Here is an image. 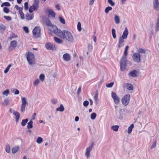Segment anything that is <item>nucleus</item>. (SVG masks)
I'll list each match as a JSON object with an SVG mask.
<instances>
[{"instance_id": "47", "label": "nucleus", "mask_w": 159, "mask_h": 159, "mask_svg": "<svg viewBox=\"0 0 159 159\" xmlns=\"http://www.w3.org/2000/svg\"><path fill=\"white\" fill-rule=\"evenodd\" d=\"M9 93V90L8 89H7L4 92H3L2 94L3 95L7 96L8 95Z\"/></svg>"}, {"instance_id": "56", "label": "nucleus", "mask_w": 159, "mask_h": 159, "mask_svg": "<svg viewBox=\"0 0 159 159\" xmlns=\"http://www.w3.org/2000/svg\"><path fill=\"white\" fill-rule=\"evenodd\" d=\"M89 104V102L88 101L86 100L85 101L83 102V105L84 107H87Z\"/></svg>"}, {"instance_id": "25", "label": "nucleus", "mask_w": 159, "mask_h": 159, "mask_svg": "<svg viewBox=\"0 0 159 159\" xmlns=\"http://www.w3.org/2000/svg\"><path fill=\"white\" fill-rule=\"evenodd\" d=\"M33 15H31L28 13L26 14V19L28 20H32L33 18Z\"/></svg>"}, {"instance_id": "7", "label": "nucleus", "mask_w": 159, "mask_h": 159, "mask_svg": "<svg viewBox=\"0 0 159 159\" xmlns=\"http://www.w3.org/2000/svg\"><path fill=\"white\" fill-rule=\"evenodd\" d=\"M142 58V55L139 53L135 52L134 53L132 58L134 61L139 63L141 61V58Z\"/></svg>"}, {"instance_id": "29", "label": "nucleus", "mask_w": 159, "mask_h": 159, "mask_svg": "<svg viewBox=\"0 0 159 159\" xmlns=\"http://www.w3.org/2000/svg\"><path fill=\"white\" fill-rule=\"evenodd\" d=\"M19 148L18 146H15L12 149V151L13 153H15L18 152Z\"/></svg>"}, {"instance_id": "22", "label": "nucleus", "mask_w": 159, "mask_h": 159, "mask_svg": "<svg viewBox=\"0 0 159 159\" xmlns=\"http://www.w3.org/2000/svg\"><path fill=\"white\" fill-rule=\"evenodd\" d=\"M48 11L49 16H51L52 18L55 17V13L54 12L53 10L49 9L48 10Z\"/></svg>"}, {"instance_id": "59", "label": "nucleus", "mask_w": 159, "mask_h": 159, "mask_svg": "<svg viewBox=\"0 0 159 159\" xmlns=\"http://www.w3.org/2000/svg\"><path fill=\"white\" fill-rule=\"evenodd\" d=\"M39 82V80L37 79L35 80L34 82V85H37Z\"/></svg>"}, {"instance_id": "6", "label": "nucleus", "mask_w": 159, "mask_h": 159, "mask_svg": "<svg viewBox=\"0 0 159 159\" xmlns=\"http://www.w3.org/2000/svg\"><path fill=\"white\" fill-rule=\"evenodd\" d=\"M21 102L20 111L22 112L25 111L26 106L28 104V102L27 101L26 98L25 97L21 98Z\"/></svg>"}, {"instance_id": "42", "label": "nucleus", "mask_w": 159, "mask_h": 159, "mask_svg": "<svg viewBox=\"0 0 159 159\" xmlns=\"http://www.w3.org/2000/svg\"><path fill=\"white\" fill-rule=\"evenodd\" d=\"M138 52L139 53H140L141 54L143 53L145 54V53L146 51L145 50L143 49V48H140L138 49Z\"/></svg>"}, {"instance_id": "51", "label": "nucleus", "mask_w": 159, "mask_h": 159, "mask_svg": "<svg viewBox=\"0 0 159 159\" xmlns=\"http://www.w3.org/2000/svg\"><path fill=\"white\" fill-rule=\"evenodd\" d=\"M39 0H34L33 4L39 7Z\"/></svg>"}, {"instance_id": "44", "label": "nucleus", "mask_w": 159, "mask_h": 159, "mask_svg": "<svg viewBox=\"0 0 159 159\" xmlns=\"http://www.w3.org/2000/svg\"><path fill=\"white\" fill-rule=\"evenodd\" d=\"M9 100L7 99H5L2 103V105L4 106H6L9 103Z\"/></svg>"}, {"instance_id": "13", "label": "nucleus", "mask_w": 159, "mask_h": 159, "mask_svg": "<svg viewBox=\"0 0 159 159\" xmlns=\"http://www.w3.org/2000/svg\"><path fill=\"white\" fill-rule=\"evenodd\" d=\"M138 73V72L137 70H134L130 71L128 75L129 77L134 78L137 76Z\"/></svg>"}, {"instance_id": "8", "label": "nucleus", "mask_w": 159, "mask_h": 159, "mask_svg": "<svg viewBox=\"0 0 159 159\" xmlns=\"http://www.w3.org/2000/svg\"><path fill=\"white\" fill-rule=\"evenodd\" d=\"M40 29L39 27L36 26L33 30V33L34 36L37 38L40 36Z\"/></svg>"}, {"instance_id": "9", "label": "nucleus", "mask_w": 159, "mask_h": 159, "mask_svg": "<svg viewBox=\"0 0 159 159\" xmlns=\"http://www.w3.org/2000/svg\"><path fill=\"white\" fill-rule=\"evenodd\" d=\"M45 47L48 50H55L56 47L55 44L51 43H48L45 44Z\"/></svg>"}, {"instance_id": "3", "label": "nucleus", "mask_w": 159, "mask_h": 159, "mask_svg": "<svg viewBox=\"0 0 159 159\" xmlns=\"http://www.w3.org/2000/svg\"><path fill=\"white\" fill-rule=\"evenodd\" d=\"M127 57L123 56L120 61V69L122 71H124L127 66Z\"/></svg>"}, {"instance_id": "62", "label": "nucleus", "mask_w": 159, "mask_h": 159, "mask_svg": "<svg viewBox=\"0 0 159 159\" xmlns=\"http://www.w3.org/2000/svg\"><path fill=\"white\" fill-rule=\"evenodd\" d=\"M55 7L57 9V10H58L59 11V10H61L60 6V5L59 4H58L56 5H55Z\"/></svg>"}, {"instance_id": "4", "label": "nucleus", "mask_w": 159, "mask_h": 159, "mask_svg": "<svg viewBox=\"0 0 159 159\" xmlns=\"http://www.w3.org/2000/svg\"><path fill=\"white\" fill-rule=\"evenodd\" d=\"M49 30L52 32L57 34L58 36V34L61 31L58 29L56 26L55 25H52L49 27Z\"/></svg>"}, {"instance_id": "34", "label": "nucleus", "mask_w": 159, "mask_h": 159, "mask_svg": "<svg viewBox=\"0 0 159 159\" xmlns=\"http://www.w3.org/2000/svg\"><path fill=\"white\" fill-rule=\"evenodd\" d=\"M111 33L114 39H116V30L114 28H112L111 30Z\"/></svg>"}, {"instance_id": "49", "label": "nucleus", "mask_w": 159, "mask_h": 159, "mask_svg": "<svg viewBox=\"0 0 159 159\" xmlns=\"http://www.w3.org/2000/svg\"><path fill=\"white\" fill-rule=\"evenodd\" d=\"M77 29L79 31H80L81 30V24L80 22H79L77 24Z\"/></svg>"}, {"instance_id": "40", "label": "nucleus", "mask_w": 159, "mask_h": 159, "mask_svg": "<svg viewBox=\"0 0 159 159\" xmlns=\"http://www.w3.org/2000/svg\"><path fill=\"white\" fill-rule=\"evenodd\" d=\"M97 116L96 114L93 112L90 115L91 119L92 120H94L96 118Z\"/></svg>"}, {"instance_id": "64", "label": "nucleus", "mask_w": 159, "mask_h": 159, "mask_svg": "<svg viewBox=\"0 0 159 159\" xmlns=\"http://www.w3.org/2000/svg\"><path fill=\"white\" fill-rule=\"evenodd\" d=\"M36 115V114L35 113H33L31 117L32 120H34L35 119Z\"/></svg>"}, {"instance_id": "27", "label": "nucleus", "mask_w": 159, "mask_h": 159, "mask_svg": "<svg viewBox=\"0 0 159 159\" xmlns=\"http://www.w3.org/2000/svg\"><path fill=\"white\" fill-rule=\"evenodd\" d=\"M64 110V107L62 104H61L60 107L56 109V111L61 112L63 111Z\"/></svg>"}, {"instance_id": "60", "label": "nucleus", "mask_w": 159, "mask_h": 159, "mask_svg": "<svg viewBox=\"0 0 159 159\" xmlns=\"http://www.w3.org/2000/svg\"><path fill=\"white\" fill-rule=\"evenodd\" d=\"M23 30L26 33H28L29 32V29L26 26H24L23 27Z\"/></svg>"}, {"instance_id": "39", "label": "nucleus", "mask_w": 159, "mask_h": 159, "mask_svg": "<svg viewBox=\"0 0 159 159\" xmlns=\"http://www.w3.org/2000/svg\"><path fill=\"white\" fill-rule=\"evenodd\" d=\"M11 5L10 3L8 2H5L3 3L1 5L2 7H3L4 6H7V7H9Z\"/></svg>"}, {"instance_id": "12", "label": "nucleus", "mask_w": 159, "mask_h": 159, "mask_svg": "<svg viewBox=\"0 0 159 159\" xmlns=\"http://www.w3.org/2000/svg\"><path fill=\"white\" fill-rule=\"evenodd\" d=\"M125 42V41L124 40V39L119 37L117 47V48L119 49L123 46L124 45Z\"/></svg>"}, {"instance_id": "61", "label": "nucleus", "mask_w": 159, "mask_h": 159, "mask_svg": "<svg viewBox=\"0 0 159 159\" xmlns=\"http://www.w3.org/2000/svg\"><path fill=\"white\" fill-rule=\"evenodd\" d=\"M51 102L54 104H56L57 102V100L56 99H52L51 100Z\"/></svg>"}, {"instance_id": "38", "label": "nucleus", "mask_w": 159, "mask_h": 159, "mask_svg": "<svg viewBox=\"0 0 159 159\" xmlns=\"http://www.w3.org/2000/svg\"><path fill=\"white\" fill-rule=\"evenodd\" d=\"M111 129L115 131H117L119 128V126L117 125H114L111 126Z\"/></svg>"}, {"instance_id": "1", "label": "nucleus", "mask_w": 159, "mask_h": 159, "mask_svg": "<svg viewBox=\"0 0 159 159\" xmlns=\"http://www.w3.org/2000/svg\"><path fill=\"white\" fill-rule=\"evenodd\" d=\"M58 34V36L60 38L65 39L67 41L73 42L74 41V39L72 33L70 31L67 30L61 31Z\"/></svg>"}, {"instance_id": "43", "label": "nucleus", "mask_w": 159, "mask_h": 159, "mask_svg": "<svg viewBox=\"0 0 159 159\" xmlns=\"http://www.w3.org/2000/svg\"><path fill=\"white\" fill-rule=\"evenodd\" d=\"M6 27L3 24L0 25V30L2 31H4L6 29Z\"/></svg>"}, {"instance_id": "46", "label": "nucleus", "mask_w": 159, "mask_h": 159, "mask_svg": "<svg viewBox=\"0 0 159 159\" xmlns=\"http://www.w3.org/2000/svg\"><path fill=\"white\" fill-rule=\"evenodd\" d=\"M39 79L42 81H43L45 79V76L43 74H41L40 75L39 77Z\"/></svg>"}, {"instance_id": "14", "label": "nucleus", "mask_w": 159, "mask_h": 159, "mask_svg": "<svg viewBox=\"0 0 159 159\" xmlns=\"http://www.w3.org/2000/svg\"><path fill=\"white\" fill-rule=\"evenodd\" d=\"M153 5L154 8L156 11L159 10V2L158 0H153Z\"/></svg>"}, {"instance_id": "32", "label": "nucleus", "mask_w": 159, "mask_h": 159, "mask_svg": "<svg viewBox=\"0 0 159 159\" xmlns=\"http://www.w3.org/2000/svg\"><path fill=\"white\" fill-rule=\"evenodd\" d=\"M33 122L32 120H30L28 123L27 127L28 129H29L33 128Z\"/></svg>"}, {"instance_id": "37", "label": "nucleus", "mask_w": 159, "mask_h": 159, "mask_svg": "<svg viewBox=\"0 0 159 159\" xmlns=\"http://www.w3.org/2000/svg\"><path fill=\"white\" fill-rule=\"evenodd\" d=\"M112 9V8L111 7L108 6L105 8V12L107 14L109 12V11H111Z\"/></svg>"}, {"instance_id": "55", "label": "nucleus", "mask_w": 159, "mask_h": 159, "mask_svg": "<svg viewBox=\"0 0 159 159\" xmlns=\"http://www.w3.org/2000/svg\"><path fill=\"white\" fill-rule=\"evenodd\" d=\"M24 8L26 10L28 9V2H25L24 3Z\"/></svg>"}, {"instance_id": "10", "label": "nucleus", "mask_w": 159, "mask_h": 159, "mask_svg": "<svg viewBox=\"0 0 159 159\" xmlns=\"http://www.w3.org/2000/svg\"><path fill=\"white\" fill-rule=\"evenodd\" d=\"M111 96L115 104L117 105L120 102V98L117 95L116 93L115 92H112L111 93Z\"/></svg>"}, {"instance_id": "5", "label": "nucleus", "mask_w": 159, "mask_h": 159, "mask_svg": "<svg viewBox=\"0 0 159 159\" xmlns=\"http://www.w3.org/2000/svg\"><path fill=\"white\" fill-rule=\"evenodd\" d=\"M130 95L129 94L125 95L121 100L122 103L125 106L127 105L130 101Z\"/></svg>"}, {"instance_id": "30", "label": "nucleus", "mask_w": 159, "mask_h": 159, "mask_svg": "<svg viewBox=\"0 0 159 159\" xmlns=\"http://www.w3.org/2000/svg\"><path fill=\"white\" fill-rule=\"evenodd\" d=\"M19 13L20 14V18L21 19H25L24 14L23 13L22 11V9H21L19 11Z\"/></svg>"}, {"instance_id": "52", "label": "nucleus", "mask_w": 159, "mask_h": 159, "mask_svg": "<svg viewBox=\"0 0 159 159\" xmlns=\"http://www.w3.org/2000/svg\"><path fill=\"white\" fill-rule=\"evenodd\" d=\"M108 2L111 6H113L115 5V3L113 2L112 0H108Z\"/></svg>"}, {"instance_id": "50", "label": "nucleus", "mask_w": 159, "mask_h": 159, "mask_svg": "<svg viewBox=\"0 0 159 159\" xmlns=\"http://www.w3.org/2000/svg\"><path fill=\"white\" fill-rule=\"evenodd\" d=\"M60 22L63 24H65V20L61 17L60 16L59 17Z\"/></svg>"}, {"instance_id": "17", "label": "nucleus", "mask_w": 159, "mask_h": 159, "mask_svg": "<svg viewBox=\"0 0 159 159\" xmlns=\"http://www.w3.org/2000/svg\"><path fill=\"white\" fill-rule=\"evenodd\" d=\"M129 34V31L128 29L126 28L123 32V34L122 36H120V37H121L124 39H126L128 37V35Z\"/></svg>"}, {"instance_id": "21", "label": "nucleus", "mask_w": 159, "mask_h": 159, "mask_svg": "<svg viewBox=\"0 0 159 159\" xmlns=\"http://www.w3.org/2000/svg\"><path fill=\"white\" fill-rule=\"evenodd\" d=\"M13 114L16 116V122L17 123L20 117V114L19 112L16 111H14Z\"/></svg>"}, {"instance_id": "41", "label": "nucleus", "mask_w": 159, "mask_h": 159, "mask_svg": "<svg viewBox=\"0 0 159 159\" xmlns=\"http://www.w3.org/2000/svg\"><path fill=\"white\" fill-rule=\"evenodd\" d=\"M43 141V138L40 137H39V138H38L36 140L37 142L39 144L41 143Z\"/></svg>"}, {"instance_id": "28", "label": "nucleus", "mask_w": 159, "mask_h": 159, "mask_svg": "<svg viewBox=\"0 0 159 159\" xmlns=\"http://www.w3.org/2000/svg\"><path fill=\"white\" fill-rule=\"evenodd\" d=\"M114 20L116 24H119L120 23V19L117 15H115V16Z\"/></svg>"}, {"instance_id": "63", "label": "nucleus", "mask_w": 159, "mask_h": 159, "mask_svg": "<svg viewBox=\"0 0 159 159\" xmlns=\"http://www.w3.org/2000/svg\"><path fill=\"white\" fill-rule=\"evenodd\" d=\"M81 89V86H80L79 87V88L78 89L77 91V95H79V94L80 93Z\"/></svg>"}, {"instance_id": "16", "label": "nucleus", "mask_w": 159, "mask_h": 159, "mask_svg": "<svg viewBox=\"0 0 159 159\" xmlns=\"http://www.w3.org/2000/svg\"><path fill=\"white\" fill-rule=\"evenodd\" d=\"M43 21L44 24L49 26V27L52 25L51 21L48 18H43Z\"/></svg>"}, {"instance_id": "45", "label": "nucleus", "mask_w": 159, "mask_h": 159, "mask_svg": "<svg viewBox=\"0 0 159 159\" xmlns=\"http://www.w3.org/2000/svg\"><path fill=\"white\" fill-rule=\"evenodd\" d=\"M11 64H9L8 66L6 68V69L4 71V72L5 73H7V72H8L10 69V68L11 67Z\"/></svg>"}, {"instance_id": "54", "label": "nucleus", "mask_w": 159, "mask_h": 159, "mask_svg": "<svg viewBox=\"0 0 159 159\" xmlns=\"http://www.w3.org/2000/svg\"><path fill=\"white\" fill-rule=\"evenodd\" d=\"M114 83L113 82H111L109 84H107L106 86L108 88L111 87L113 85Z\"/></svg>"}, {"instance_id": "35", "label": "nucleus", "mask_w": 159, "mask_h": 159, "mask_svg": "<svg viewBox=\"0 0 159 159\" xmlns=\"http://www.w3.org/2000/svg\"><path fill=\"white\" fill-rule=\"evenodd\" d=\"M129 48V47L128 45H127L126 46V47L125 49L124 52V56H125V57H126V56H127V55H128L127 51H128Z\"/></svg>"}, {"instance_id": "48", "label": "nucleus", "mask_w": 159, "mask_h": 159, "mask_svg": "<svg viewBox=\"0 0 159 159\" xmlns=\"http://www.w3.org/2000/svg\"><path fill=\"white\" fill-rule=\"evenodd\" d=\"M3 11L4 12L6 13H8L9 12L10 10L7 7H4L3 8Z\"/></svg>"}, {"instance_id": "31", "label": "nucleus", "mask_w": 159, "mask_h": 159, "mask_svg": "<svg viewBox=\"0 0 159 159\" xmlns=\"http://www.w3.org/2000/svg\"><path fill=\"white\" fill-rule=\"evenodd\" d=\"M134 127V125L133 124H131L128 128V133L129 134H130L132 131V129Z\"/></svg>"}, {"instance_id": "33", "label": "nucleus", "mask_w": 159, "mask_h": 159, "mask_svg": "<svg viewBox=\"0 0 159 159\" xmlns=\"http://www.w3.org/2000/svg\"><path fill=\"white\" fill-rule=\"evenodd\" d=\"M28 119L27 118L23 120L21 123V125L23 126H25L28 121Z\"/></svg>"}, {"instance_id": "2", "label": "nucleus", "mask_w": 159, "mask_h": 159, "mask_svg": "<svg viewBox=\"0 0 159 159\" xmlns=\"http://www.w3.org/2000/svg\"><path fill=\"white\" fill-rule=\"evenodd\" d=\"M26 58L28 63L30 65L35 64V56L34 53L31 52H28L26 53Z\"/></svg>"}, {"instance_id": "57", "label": "nucleus", "mask_w": 159, "mask_h": 159, "mask_svg": "<svg viewBox=\"0 0 159 159\" xmlns=\"http://www.w3.org/2000/svg\"><path fill=\"white\" fill-rule=\"evenodd\" d=\"M156 143H157V141H156V140H155V141L153 143V144L151 146V149L153 148L156 147Z\"/></svg>"}, {"instance_id": "24", "label": "nucleus", "mask_w": 159, "mask_h": 159, "mask_svg": "<svg viewBox=\"0 0 159 159\" xmlns=\"http://www.w3.org/2000/svg\"><path fill=\"white\" fill-rule=\"evenodd\" d=\"M17 37V35H16L14 33L11 32L10 35V36L8 38V40L9 41L11 40L13 38H15Z\"/></svg>"}, {"instance_id": "23", "label": "nucleus", "mask_w": 159, "mask_h": 159, "mask_svg": "<svg viewBox=\"0 0 159 159\" xmlns=\"http://www.w3.org/2000/svg\"><path fill=\"white\" fill-rule=\"evenodd\" d=\"M55 41L57 43L61 44L63 43V41L59 38L55 37L54 38Z\"/></svg>"}, {"instance_id": "19", "label": "nucleus", "mask_w": 159, "mask_h": 159, "mask_svg": "<svg viewBox=\"0 0 159 159\" xmlns=\"http://www.w3.org/2000/svg\"><path fill=\"white\" fill-rule=\"evenodd\" d=\"M39 7L36 5H35L33 4V5L30 6L29 9V11L30 13H31L35 10L38 9Z\"/></svg>"}, {"instance_id": "15", "label": "nucleus", "mask_w": 159, "mask_h": 159, "mask_svg": "<svg viewBox=\"0 0 159 159\" xmlns=\"http://www.w3.org/2000/svg\"><path fill=\"white\" fill-rule=\"evenodd\" d=\"M123 113L122 109H120L119 112L116 111V115L119 119L121 120L123 119Z\"/></svg>"}, {"instance_id": "26", "label": "nucleus", "mask_w": 159, "mask_h": 159, "mask_svg": "<svg viewBox=\"0 0 159 159\" xmlns=\"http://www.w3.org/2000/svg\"><path fill=\"white\" fill-rule=\"evenodd\" d=\"M126 88L129 90H132L133 89V86L129 84H125Z\"/></svg>"}, {"instance_id": "20", "label": "nucleus", "mask_w": 159, "mask_h": 159, "mask_svg": "<svg viewBox=\"0 0 159 159\" xmlns=\"http://www.w3.org/2000/svg\"><path fill=\"white\" fill-rule=\"evenodd\" d=\"M17 43L16 40H13L11 42L10 44V48L15 49L17 46Z\"/></svg>"}, {"instance_id": "11", "label": "nucleus", "mask_w": 159, "mask_h": 159, "mask_svg": "<svg viewBox=\"0 0 159 159\" xmlns=\"http://www.w3.org/2000/svg\"><path fill=\"white\" fill-rule=\"evenodd\" d=\"M93 147V142L88 147L86 150L85 155L87 157H89L90 156V153L91 150Z\"/></svg>"}, {"instance_id": "53", "label": "nucleus", "mask_w": 159, "mask_h": 159, "mask_svg": "<svg viewBox=\"0 0 159 159\" xmlns=\"http://www.w3.org/2000/svg\"><path fill=\"white\" fill-rule=\"evenodd\" d=\"M5 150L7 152L9 153L10 152V149L9 146L8 144L7 145H6Z\"/></svg>"}, {"instance_id": "18", "label": "nucleus", "mask_w": 159, "mask_h": 159, "mask_svg": "<svg viewBox=\"0 0 159 159\" xmlns=\"http://www.w3.org/2000/svg\"><path fill=\"white\" fill-rule=\"evenodd\" d=\"M71 57L68 53L64 54L63 55V58L64 61H69L70 60Z\"/></svg>"}, {"instance_id": "58", "label": "nucleus", "mask_w": 159, "mask_h": 159, "mask_svg": "<svg viewBox=\"0 0 159 159\" xmlns=\"http://www.w3.org/2000/svg\"><path fill=\"white\" fill-rule=\"evenodd\" d=\"M4 18H5L6 20H8V21H10L11 20V18L10 16H4Z\"/></svg>"}, {"instance_id": "36", "label": "nucleus", "mask_w": 159, "mask_h": 159, "mask_svg": "<svg viewBox=\"0 0 159 159\" xmlns=\"http://www.w3.org/2000/svg\"><path fill=\"white\" fill-rule=\"evenodd\" d=\"M94 99L95 100V102H97L98 100V92L97 90L96 92V94L93 97Z\"/></svg>"}]
</instances>
